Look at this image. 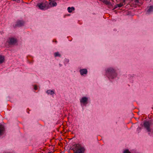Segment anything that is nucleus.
<instances>
[{"label":"nucleus","instance_id":"nucleus-22","mask_svg":"<svg viewBox=\"0 0 153 153\" xmlns=\"http://www.w3.org/2000/svg\"><path fill=\"white\" fill-rule=\"evenodd\" d=\"M53 42H55L56 43L57 42V41L56 40V39H54L53 41Z\"/></svg>","mask_w":153,"mask_h":153},{"label":"nucleus","instance_id":"nucleus-26","mask_svg":"<svg viewBox=\"0 0 153 153\" xmlns=\"http://www.w3.org/2000/svg\"><path fill=\"white\" fill-rule=\"evenodd\" d=\"M13 1H17V0H13Z\"/></svg>","mask_w":153,"mask_h":153},{"label":"nucleus","instance_id":"nucleus-17","mask_svg":"<svg viewBox=\"0 0 153 153\" xmlns=\"http://www.w3.org/2000/svg\"><path fill=\"white\" fill-rule=\"evenodd\" d=\"M123 153H131V152L128 150L126 149L124 151Z\"/></svg>","mask_w":153,"mask_h":153},{"label":"nucleus","instance_id":"nucleus-12","mask_svg":"<svg viewBox=\"0 0 153 153\" xmlns=\"http://www.w3.org/2000/svg\"><path fill=\"white\" fill-rule=\"evenodd\" d=\"M4 61V56L0 55V64H2Z\"/></svg>","mask_w":153,"mask_h":153},{"label":"nucleus","instance_id":"nucleus-18","mask_svg":"<svg viewBox=\"0 0 153 153\" xmlns=\"http://www.w3.org/2000/svg\"><path fill=\"white\" fill-rule=\"evenodd\" d=\"M34 89L35 90H36L38 89V87L36 85H35L34 87Z\"/></svg>","mask_w":153,"mask_h":153},{"label":"nucleus","instance_id":"nucleus-4","mask_svg":"<svg viewBox=\"0 0 153 153\" xmlns=\"http://www.w3.org/2000/svg\"><path fill=\"white\" fill-rule=\"evenodd\" d=\"M7 42L10 45H14L16 44L17 41L16 38L10 37L8 39Z\"/></svg>","mask_w":153,"mask_h":153},{"label":"nucleus","instance_id":"nucleus-21","mask_svg":"<svg viewBox=\"0 0 153 153\" xmlns=\"http://www.w3.org/2000/svg\"><path fill=\"white\" fill-rule=\"evenodd\" d=\"M135 2L136 3H138L139 2V0H135Z\"/></svg>","mask_w":153,"mask_h":153},{"label":"nucleus","instance_id":"nucleus-20","mask_svg":"<svg viewBox=\"0 0 153 153\" xmlns=\"http://www.w3.org/2000/svg\"><path fill=\"white\" fill-rule=\"evenodd\" d=\"M69 62V60L68 59H66L65 61V62L67 63H68Z\"/></svg>","mask_w":153,"mask_h":153},{"label":"nucleus","instance_id":"nucleus-13","mask_svg":"<svg viewBox=\"0 0 153 153\" xmlns=\"http://www.w3.org/2000/svg\"><path fill=\"white\" fill-rule=\"evenodd\" d=\"M46 93L48 94L49 95H52L54 94V91L51 90H49L47 91Z\"/></svg>","mask_w":153,"mask_h":153},{"label":"nucleus","instance_id":"nucleus-25","mask_svg":"<svg viewBox=\"0 0 153 153\" xmlns=\"http://www.w3.org/2000/svg\"><path fill=\"white\" fill-rule=\"evenodd\" d=\"M125 0H123V2H125Z\"/></svg>","mask_w":153,"mask_h":153},{"label":"nucleus","instance_id":"nucleus-1","mask_svg":"<svg viewBox=\"0 0 153 153\" xmlns=\"http://www.w3.org/2000/svg\"><path fill=\"white\" fill-rule=\"evenodd\" d=\"M105 75L109 79H113L117 76L116 70L114 68L109 67L105 70Z\"/></svg>","mask_w":153,"mask_h":153},{"label":"nucleus","instance_id":"nucleus-23","mask_svg":"<svg viewBox=\"0 0 153 153\" xmlns=\"http://www.w3.org/2000/svg\"><path fill=\"white\" fill-rule=\"evenodd\" d=\"M117 4L115 6V8H116L117 7Z\"/></svg>","mask_w":153,"mask_h":153},{"label":"nucleus","instance_id":"nucleus-16","mask_svg":"<svg viewBox=\"0 0 153 153\" xmlns=\"http://www.w3.org/2000/svg\"><path fill=\"white\" fill-rule=\"evenodd\" d=\"M123 3H120L119 4H117V7H121L122 6H123Z\"/></svg>","mask_w":153,"mask_h":153},{"label":"nucleus","instance_id":"nucleus-9","mask_svg":"<svg viewBox=\"0 0 153 153\" xmlns=\"http://www.w3.org/2000/svg\"><path fill=\"white\" fill-rule=\"evenodd\" d=\"M49 4L50 8L56 6L57 5V3L54 0H49Z\"/></svg>","mask_w":153,"mask_h":153},{"label":"nucleus","instance_id":"nucleus-8","mask_svg":"<svg viewBox=\"0 0 153 153\" xmlns=\"http://www.w3.org/2000/svg\"><path fill=\"white\" fill-rule=\"evenodd\" d=\"M24 24V22L23 21L18 20L16 22V24L14 26V27H21L23 26Z\"/></svg>","mask_w":153,"mask_h":153},{"label":"nucleus","instance_id":"nucleus-2","mask_svg":"<svg viewBox=\"0 0 153 153\" xmlns=\"http://www.w3.org/2000/svg\"><path fill=\"white\" fill-rule=\"evenodd\" d=\"M36 7L42 10H47L50 8L48 2L46 1L38 3Z\"/></svg>","mask_w":153,"mask_h":153},{"label":"nucleus","instance_id":"nucleus-10","mask_svg":"<svg viewBox=\"0 0 153 153\" xmlns=\"http://www.w3.org/2000/svg\"><path fill=\"white\" fill-rule=\"evenodd\" d=\"M79 72L80 74L82 75H83L84 74H86L87 73V70L86 69H82L80 70Z\"/></svg>","mask_w":153,"mask_h":153},{"label":"nucleus","instance_id":"nucleus-15","mask_svg":"<svg viewBox=\"0 0 153 153\" xmlns=\"http://www.w3.org/2000/svg\"><path fill=\"white\" fill-rule=\"evenodd\" d=\"M54 55L55 57H56L57 56L60 57L61 56V54L59 53V52H57L54 53Z\"/></svg>","mask_w":153,"mask_h":153},{"label":"nucleus","instance_id":"nucleus-19","mask_svg":"<svg viewBox=\"0 0 153 153\" xmlns=\"http://www.w3.org/2000/svg\"><path fill=\"white\" fill-rule=\"evenodd\" d=\"M103 2L106 4H108L109 3V2L108 1H104Z\"/></svg>","mask_w":153,"mask_h":153},{"label":"nucleus","instance_id":"nucleus-11","mask_svg":"<svg viewBox=\"0 0 153 153\" xmlns=\"http://www.w3.org/2000/svg\"><path fill=\"white\" fill-rule=\"evenodd\" d=\"M67 10L69 13H71L75 10V8L73 7H68L67 8Z\"/></svg>","mask_w":153,"mask_h":153},{"label":"nucleus","instance_id":"nucleus-14","mask_svg":"<svg viewBox=\"0 0 153 153\" xmlns=\"http://www.w3.org/2000/svg\"><path fill=\"white\" fill-rule=\"evenodd\" d=\"M153 11V7L152 6L149 7L147 12L149 13Z\"/></svg>","mask_w":153,"mask_h":153},{"label":"nucleus","instance_id":"nucleus-5","mask_svg":"<svg viewBox=\"0 0 153 153\" xmlns=\"http://www.w3.org/2000/svg\"><path fill=\"white\" fill-rule=\"evenodd\" d=\"M143 126L145 128H146L148 132L151 131L150 126H151V123L149 122L146 121L144 123Z\"/></svg>","mask_w":153,"mask_h":153},{"label":"nucleus","instance_id":"nucleus-27","mask_svg":"<svg viewBox=\"0 0 153 153\" xmlns=\"http://www.w3.org/2000/svg\"><path fill=\"white\" fill-rule=\"evenodd\" d=\"M51 153V152H49V153Z\"/></svg>","mask_w":153,"mask_h":153},{"label":"nucleus","instance_id":"nucleus-24","mask_svg":"<svg viewBox=\"0 0 153 153\" xmlns=\"http://www.w3.org/2000/svg\"><path fill=\"white\" fill-rule=\"evenodd\" d=\"M17 0V2H19L20 0Z\"/></svg>","mask_w":153,"mask_h":153},{"label":"nucleus","instance_id":"nucleus-6","mask_svg":"<svg viewBox=\"0 0 153 153\" xmlns=\"http://www.w3.org/2000/svg\"><path fill=\"white\" fill-rule=\"evenodd\" d=\"M5 131V128L4 125L0 124V136L4 134Z\"/></svg>","mask_w":153,"mask_h":153},{"label":"nucleus","instance_id":"nucleus-3","mask_svg":"<svg viewBox=\"0 0 153 153\" xmlns=\"http://www.w3.org/2000/svg\"><path fill=\"white\" fill-rule=\"evenodd\" d=\"M75 153H83L85 149L79 144H76L74 148L72 149Z\"/></svg>","mask_w":153,"mask_h":153},{"label":"nucleus","instance_id":"nucleus-7","mask_svg":"<svg viewBox=\"0 0 153 153\" xmlns=\"http://www.w3.org/2000/svg\"><path fill=\"white\" fill-rule=\"evenodd\" d=\"M88 98L86 97H84L80 100V102L81 104H82L83 105H86L88 103Z\"/></svg>","mask_w":153,"mask_h":153}]
</instances>
